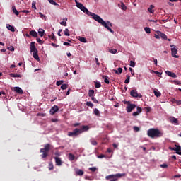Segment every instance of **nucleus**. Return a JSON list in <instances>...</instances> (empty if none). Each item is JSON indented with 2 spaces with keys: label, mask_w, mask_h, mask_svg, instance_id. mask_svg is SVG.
Listing matches in <instances>:
<instances>
[{
  "label": "nucleus",
  "mask_w": 181,
  "mask_h": 181,
  "mask_svg": "<svg viewBox=\"0 0 181 181\" xmlns=\"http://www.w3.org/2000/svg\"><path fill=\"white\" fill-rule=\"evenodd\" d=\"M130 95L133 97V98H142V94L138 93L136 89H132L130 91Z\"/></svg>",
  "instance_id": "0eeeda50"
},
{
  "label": "nucleus",
  "mask_w": 181,
  "mask_h": 181,
  "mask_svg": "<svg viewBox=\"0 0 181 181\" xmlns=\"http://www.w3.org/2000/svg\"><path fill=\"white\" fill-rule=\"evenodd\" d=\"M95 88H100L101 87V83L98 82V81H95Z\"/></svg>",
  "instance_id": "7c9ffc66"
},
{
  "label": "nucleus",
  "mask_w": 181,
  "mask_h": 181,
  "mask_svg": "<svg viewBox=\"0 0 181 181\" xmlns=\"http://www.w3.org/2000/svg\"><path fill=\"white\" fill-rule=\"evenodd\" d=\"M67 87H69V85L64 83L61 86V89L62 90H66L67 88Z\"/></svg>",
  "instance_id": "4c0bfd02"
},
{
  "label": "nucleus",
  "mask_w": 181,
  "mask_h": 181,
  "mask_svg": "<svg viewBox=\"0 0 181 181\" xmlns=\"http://www.w3.org/2000/svg\"><path fill=\"white\" fill-rule=\"evenodd\" d=\"M78 40H79V42H81L82 43H87V39L86 37H79Z\"/></svg>",
  "instance_id": "393cba45"
},
{
  "label": "nucleus",
  "mask_w": 181,
  "mask_h": 181,
  "mask_svg": "<svg viewBox=\"0 0 181 181\" xmlns=\"http://www.w3.org/2000/svg\"><path fill=\"white\" fill-rule=\"evenodd\" d=\"M64 33L65 36H69L70 35V33L69 32V29L68 28H66L64 30Z\"/></svg>",
  "instance_id": "e433bc0d"
},
{
  "label": "nucleus",
  "mask_w": 181,
  "mask_h": 181,
  "mask_svg": "<svg viewBox=\"0 0 181 181\" xmlns=\"http://www.w3.org/2000/svg\"><path fill=\"white\" fill-rule=\"evenodd\" d=\"M50 149H52V145H50V144H47L45 145L43 148L40 150V152L42 153L40 155L42 159H45V158H47V156H49V151Z\"/></svg>",
  "instance_id": "20e7f679"
},
{
  "label": "nucleus",
  "mask_w": 181,
  "mask_h": 181,
  "mask_svg": "<svg viewBox=\"0 0 181 181\" xmlns=\"http://www.w3.org/2000/svg\"><path fill=\"white\" fill-rule=\"evenodd\" d=\"M133 129H134V131H135V132H139V131H140L139 127H136V126H134V127H133Z\"/></svg>",
  "instance_id": "de8ad7c7"
},
{
  "label": "nucleus",
  "mask_w": 181,
  "mask_h": 181,
  "mask_svg": "<svg viewBox=\"0 0 181 181\" xmlns=\"http://www.w3.org/2000/svg\"><path fill=\"white\" fill-rule=\"evenodd\" d=\"M8 50H10L11 52H13L15 50V48L13 47V46H11L8 48Z\"/></svg>",
  "instance_id": "052dcab7"
},
{
  "label": "nucleus",
  "mask_w": 181,
  "mask_h": 181,
  "mask_svg": "<svg viewBox=\"0 0 181 181\" xmlns=\"http://www.w3.org/2000/svg\"><path fill=\"white\" fill-rule=\"evenodd\" d=\"M88 97H90V98L94 97V90H93V89L89 90Z\"/></svg>",
  "instance_id": "bb28decb"
},
{
  "label": "nucleus",
  "mask_w": 181,
  "mask_h": 181,
  "mask_svg": "<svg viewBox=\"0 0 181 181\" xmlns=\"http://www.w3.org/2000/svg\"><path fill=\"white\" fill-rule=\"evenodd\" d=\"M74 158H75L74 155H73L72 153L69 154V160L72 161Z\"/></svg>",
  "instance_id": "c9c22d12"
},
{
  "label": "nucleus",
  "mask_w": 181,
  "mask_h": 181,
  "mask_svg": "<svg viewBox=\"0 0 181 181\" xmlns=\"http://www.w3.org/2000/svg\"><path fill=\"white\" fill-rule=\"evenodd\" d=\"M35 42H32L30 45V52L33 53V57L35 59V60L39 61V55L37 54V48L35 45Z\"/></svg>",
  "instance_id": "39448f33"
},
{
  "label": "nucleus",
  "mask_w": 181,
  "mask_h": 181,
  "mask_svg": "<svg viewBox=\"0 0 181 181\" xmlns=\"http://www.w3.org/2000/svg\"><path fill=\"white\" fill-rule=\"evenodd\" d=\"M122 176H125V173H117V174H112L105 177L106 180L110 181H118V178L122 177Z\"/></svg>",
  "instance_id": "423d86ee"
},
{
  "label": "nucleus",
  "mask_w": 181,
  "mask_h": 181,
  "mask_svg": "<svg viewBox=\"0 0 181 181\" xmlns=\"http://www.w3.org/2000/svg\"><path fill=\"white\" fill-rule=\"evenodd\" d=\"M48 2H49V4H51V5H54V6H58L59 4L56 3V1H54V0H47Z\"/></svg>",
  "instance_id": "c85d7f7f"
},
{
  "label": "nucleus",
  "mask_w": 181,
  "mask_h": 181,
  "mask_svg": "<svg viewBox=\"0 0 181 181\" xmlns=\"http://www.w3.org/2000/svg\"><path fill=\"white\" fill-rule=\"evenodd\" d=\"M144 30H145L146 33H151V28H150L146 27L144 28Z\"/></svg>",
  "instance_id": "49530a36"
},
{
  "label": "nucleus",
  "mask_w": 181,
  "mask_h": 181,
  "mask_svg": "<svg viewBox=\"0 0 181 181\" xmlns=\"http://www.w3.org/2000/svg\"><path fill=\"white\" fill-rule=\"evenodd\" d=\"M32 8H33L34 9H36V3L35 2L32 3Z\"/></svg>",
  "instance_id": "338daca9"
},
{
  "label": "nucleus",
  "mask_w": 181,
  "mask_h": 181,
  "mask_svg": "<svg viewBox=\"0 0 181 181\" xmlns=\"http://www.w3.org/2000/svg\"><path fill=\"white\" fill-rule=\"evenodd\" d=\"M90 98L92 101H93V103H95V104H98V100H97V99L94 98V96H91Z\"/></svg>",
  "instance_id": "79ce46f5"
},
{
  "label": "nucleus",
  "mask_w": 181,
  "mask_h": 181,
  "mask_svg": "<svg viewBox=\"0 0 181 181\" xmlns=\"http://www.w3.org/2000/svg\"><path fill=\"white\" fill-rule=\"evenodd\" d=\"M75 2H76V4H76L77 8H78L79 9H82V8L83 6V4L77 3V0H76Z\"/></svg>",
  "instance_id": "2f4dec72"
},
{
  "label": "nucleus",
  "mask_w": 181,
  "mask_h": 181,
  "mask_svg": "<svg viewBox=\"0 0 181 181\" xmlns=\"http://www.w3.org/2000/svg\"><path fill=\"white\" fill-rule=\"evenodd\" d=\"M135 108H136V105L128 104L126 107V111L127 112H132V110H135Z\"/></svg>",
  "instance_id": "6e6552de"
},
{
  "label": "nucleus",
  "mask_w": 181,
  "mask_h": 181,
  "mask_svg": "<svg viewBox=\"0 0 181 181\" xmlns=\"http://www.w3.org/2000/svg\"><path fill=\"white\" fill-rule=\"evenodd\" d=\"M37 117H46V113H37Z\"/></svg>",
  "instance_id": "3c124183"
},
{
  "label": "nucleus",
  "mask_w": 181,
  "mask_h": 181,
  "mask_svg": "<svg viewBox=\"0 0 181 181\" xmlns=\"http://www.w3.org/2000/svg\"><path fill=\"white\" fill-rule=\"evenodd\" d=\"M95 62L97 66H100V62H98V58H95Z\"/></svg>",
  "instance_id": "0e129e2a"
},
{
  "label": "nucleus",
  "mask_w": 181,
  "mask_h": 181,
  "mask_svg": "<svg viewBox=\"0 0 181 181\" xmlns=\"http://www.w3.org/2000/svg\"><path fill=\"white\" fill-rule=\"evenodd\" d=\"M129 71L131 72L132 76H134L135 71H134L132 68H129Z\"/></svg>",
  "instance_id": "4d7b16f0"
},
{
  "label": "nucleus",
  "mask_w": 181,
  "mask_h": 181,
  "mask_svg": "<svg viewBox=\"0 0 181 181\" xmlns=\"http://www.w3.org/2000/svg\"><path fill=\"white\" fill-rule=\"evenodd\" d=\"M98 158H99V159H103V158H105V156L104 154H100L98 156Z\"/></svg>",
  "instance_id": "e2e57ef3"
},
{
  "label": "nucleus",
  "mask_w": 181,
  "mask_h": 181,
  "mask_svg": "<svg viewBox=\"0 0 181 181\" xmlns=\"http://www.w3.org/2000/svg\"><path fill=\"white\" fill-rule=\"evenodd\" d=\"M40 17L43 19H45V21H46V16L43 15L42 13H39Z\"/></svg>",
  "instance_id": "603ef678"
},
{
  "label": "nucleus",
  "mask_w": 181,
  "mask_h": 181,
  "mask_svg": "<svg viewBox=\"0 0 181 181\" xmlns=\"http://www.w3.org/2000/svg\"><path fill=\"white\" fill-rule=\"evenodd\" d=\"M38 33H39V35H40V36L41 37H43V35H45V30H43V29H40V30H38Z\"/></svg>",
  "instance_id": "cd10ccee"
},
{
  "label": "nucleus",
  "mask_w": 181,
  "mask_h": 181,
  "mask_svg": "<svg viewBox=\"0 0 181 181\" xmlns=\"http://www.w3.org/2000/svg\"><path fill=\"white\" fill-rule=\"evenodd\" d=\"M154 73H155V74H157V76L158 77H160V76H162V73H160V72H159L158 71H155Z\"/></svg>",
  "instance_id": "5fc2aeb1"
},
{
  "label": "nucleus",
  "mask_w": 181,
  "mask_h": 181,
  "mask_svg": "<svg viewBox=\"0 0 181 181\" xmlns=\"http://www.w3.org/2000/svg\"><path fill=\"white\" fill-rule=\"evenodd\" d=\"M10 76H11V77H13V78H21V77H22V75H21V74H10Z\"/></svg>",
  "instance_id": "a878e982"
},
{
  "label": "nucleus",
  "mask_w": 181,
  "mask_h": 181,
  "mask_svg": "<svg viewBox=\"0 0 181 181\" xmlns=\"http://www.w3.org/2000/svg\"><path fill=\"white\" fill-rule=\"evenodd\" d=\"M153 8H155V6L153 5H150L149 8H148V11L150 13H153V12H155V11L153 10Z\"/></svg>",
  "instance_id": "412c9836"
},
{
  "label": "nucleus",
  "mask_w": 181,
  "mask_h": 181,
  "mask_svg": "<svg viewBox=\"0 0 181 181\" xmlns=\"http://www.w3.org/2000/svg\"><path fill=\"white\" fill-rule=\"evenodd\" d=\"M59 111V106L57 105H54L53 107H51L49 110V114L50 115H54L56 112Z\"/></svg>",
  "instance_id": "1a4fd4ad"
},
{
  "label": "nucleus",
  "mask_w": 181,
  "mask_h": 181,
  "mask_svg": "<svg viewBox=\"0 0 181 181\" xmlns=\"http://www.w3.org/2000/svg\"><path fill=\"white\" fill-rule=\"evenodd\" d=\"M49 170H53L54 169V166L53 165V163H49L48 165Z\"/></svg>",
  "instance_id": "473e14b6"
},
{
  "label": "nucleus",
  "mask_w": 181,
  "mask_h": 181,
  "mask_svg": "<svg viewBox=\"0 0 181 181\" xmlns=\"http://www.w3.org/2000/svg\"><path fill=\"white\" fill-rule=\"evenodd\" d=\"M89 170H90L91 172H95V170H97V168L96 167H90V168H89Z\"/></svg>",
  "instance_id": "09e8293b"
},
{
  "label": "nucleus",
  "mask_w": 181,
  "mask_h": 181,
  "mask_svg": "<svg viewBox=\"0 0 181 181\" xmlns=\"http://www.w3.org/2000/svg\"><path fill=\"white\" fill-rule=\"evenodd\" d=\"M64 83V81L60 80V81H57L56 85L57 86H62V85H63Z\"/></svg>",
  "instance_id": "ea45409f"
},
{
  "label": "nucleus",
  "mask_w": 181,
  "mask_h": 181,
  "mask_svg": "<svg viewBox=\"0 0 181 181\" xmlns=\"http://www.w3.org/2000/svg\"><path fill=\"white\" fill-rule=\"evenodd\" d=\"M12 11L14 15H16V16H19V11H18L15 6H12Z\"/></svg>",
  "instance_id": "a211bd4d"
},
{
  "label": "nucleus",
  "mask_w": 181,
  "mask_h": 181,
  "mask_svg": "<svg viewBox=\"0 0 181 181\" xmlns=\"http://www.w3.org/2000/svg\"><path fill=\"white\" fill-rule=\"evenodd\" d=\"M54 159L55 160V163H56L57 166H62L63 163L62 162V158H61L55 156L54 158Z\"/></svg>",
  "instance_id": "9b49d317"
},
{
  "label": "nucleus",
  "mask_w": 181,
  "mask_h": 181,
  "mask_svg": "<svg viewBox=\"0 0 181 181\" xmlns=\"http://www.w3.org/2000/svg\"><path fill=\"white\" fill-rule=\"evenodd\" d=\"M141 112H142V108H141L140 107H137V110L136 112H134L132 113L133 117H136L138 116L139 114H141Z\"/></svg>",
  "instance_id": "4468645a"
},
{
  "label": "nucleus",
  "mask_w": 181,
  "mask_h": 181,
  "mask_svg": "<svg viewBox=\"0 0 181 181\" xmlns=\"http://www.w3.org/2000/svg\"><path fill=\"white\" fill-rule=\"evenodd\" d=\"M76 174L78 176H83V175H84V171H83L82 170H76Z\"/></svg>",
  "instance_id": "aec40b11"
},
{
  "label": "nucleus",
  "mask_w": 181,
  "mask_h": 181,
  "mask_svg": "<svg viewBox=\"0 0 181 181\" xmlns=\"http://www.w3.org/2000/svg\"><path fill=\"white\" fill-rule=\"evenodd\" d=\"M157 33L158 35H160V36L161 37V39H164L165 40H168V36H166L165 33H163L160 31H157Z\"/></svg>",
  "instance_id": "dca6fc26"
},
{
  "label": "nucleus",
  "mask_w": 181,
  "mask_h": 181,
  "mask_svg": "<svg viewBox=\"0 0 181 181\" xmlns=\"http://www.w3.org/2000/svg\"><path fill=\"white\" fill-rule=\"evenodd\" d=\"M147 135L149 138L155 139V138H161V136H163V132L159 130V129L151 128L147 131Z\"/></svg>",
  "instance_id": "f03ea898"
},
{
  "label": "nucleus",
  "mask_w": 181,
  "mask_h": 181,
  "mask_svg": "<svg viewBox=\"0 0 181 181\" xmlns=\"http://www.w3.org/2000/svg\"><path fill=\"white\" fill-rule=\"evenodd\" d=\"M60 25H62V26H67V22L66 21H62L60 23Z\"/></svg>",
  "instance_id": "6e6d98bb"
},
{
  "label": "nucleus",
  "mask_w": 181,
  "mask_h": 181,
  "mask_svg": "<svg viewBox=\"0 0 181 181\" xmlns=\"http://www.w3.org/2000/svg\"><path fill=\"white\" fill-rule=\"evenodd\" d=\"M175 148H174V151H175L177 155H181V146H177V144H175Z\"/></svg>",
  "instance_id": "ddd939ff"
},
{
  "label": "nucleus",
  "mask_w": 181,
  "mask_h": 181,
  "mask_svg": "<svg viewBox=\"0 0 181 181\" xmlns=\"http://www.w3.org/2000/svg\"><path fill=\"white\" fill-rule=\"evenodd\" d=\"M14 91H16L18 94H23V90L19 87H15Z\"/></svg>",
  "instance_id": "f3484780"
},
{
  "label": "nucleus",
  "mask_w": 181,
  "mask_h": 181,
  "mask_svg": "<svg viewBox=\"0 0 181 181\" xmlns=\"http://www.w3.org/2000/svg\"><path fill=\"white\" fill-rule=\"evenodd\" d=\"M81 11L86 13V15L91 16L94 19V21H96V22H98V23H100V25H102V26L107 29L109 32H110L111 33H114V30H112V29L110 28V27L112 26V24L111 23V22L108 21L105 22L104 20H103V18H101V17H100V16L94 13L90 12L88 9H87V8H86L84 6L82 7V9H81Z\"/></svg>",
  "instance_id": "f257e3e1"
},
{
  "label": "nucleus",
  "mask_w": 181,
  "mask_h": 181,
  "mask_svg": "<svg viewBox=\"0 0 181 181\" xmlns=\"http://www.w3.org/2000/svg\"><path fill=\"white\" fill-rule=\"evenodd\" d=\"M86 105L87 107H90V108H93L94 107V104H93V103L91 102H86Z\"/></svg>",
  "instance_id": "f704fd0d"
},
{
  "label": "nucleus",
  "mask_w": 181,
  "mask_h": 181,
  "mask_svg": "<svg viewBox=\"0 0 181 181\" xmlns=\"http://www.w3.org/2000/svg\"><path fill=\"white\" fill-rule=\"evenodd\" d=\"M54 155H55L56 156H57V158H59V156H60V155H62V153H60V152H59V151H56L55 153H54Z\"/></svg>",
  "instance_id": "680f3d73"
},
{
  "label": "nucleus",
  "mask_w": 181,
  "mask_h": 181,
  "mask_svg": "<svg viewBox=\"0 0 181 181\" xmlns=\"http://www.w3.org/2000/svg\"><path fill=\"white\" fill-rule=\"evenodd\" d=\"M37 42L40 43V45H43V42L40 40V38H37Z\"/></svg>",
  "instance_id": "bf43d9fd"
},
{
  "label": "nucleus",
  "mask_w": 181,
  "mask_h": 181,
  "mask_svg": "<svg viewBox=\"0 0 181 181\" xmlns=\"http://www.w3.org/2000/svg\"><path fill=\"white\" fill-rule=\"evenodd\" d=\"M30 35L33 36V37H36L37 36V33H36L35 30H31L30 32Z\"/></svg>",
  "instance_id": "b1692460"
},
{
  "label": "nucleus",
  "mask_w": 181,
  "mask_h": 181,
  "mask_svg": "<svg viewBox=\"0 0 181 181\" xmlns=\"http://www.w3.org/2000/svg\"><path fill=\"white\" fill-rule=\"evenodd\" d=\"M153 93L156 95V97H160L162 95V93L159 92V90H153Z\"/></svg>",
  "instance_id": "c756f323"
},
{
  "label": "nucleus",
  "mask_w": 181,
  "mask_h": 181,
  "mask_svg": "<svg viewBox=\"0 0 181 181\" xmlns=\"http://www.w3.org/2000/svg\"><path fill=\"white\" fill-rule=\"evenodd\" d=\"M94 114H95V115H97V117H100V110H98V109H97V108H95Z\"/></svg>",
  "instance_id": "72a5a7b5"
},
{
  "label": "nucleus",
  "mask_w": 181,
  "mask_h": 181,
  "mask_svg": "<svg viewBox=\"0 0 181 181\" xmlns=\"http://www.w3.org/2000/svg\"><path fill=\"white\" fill-rule=\"evenodd\" d=\"M110 53H112V54H115L117 53V49H112L109 50Z\"/></svg>",
  "instance_id": "a18cd8bd"
},
{
  "label": "nucleus",
  "mask_w": 181,
  "mask_h": 181,
  "mask_svg": "<svg viewBox=\"0 0 181 181\" xmlns=\"http://www.w3.org/2000/svg\"><path fill=\"white\" fill-rule=\"evenodd\" d=\"M89 129L88 126H82L80 129H74L73 132H68V136H78L80 134H83V132L88 131Z\"/></svg>",
  "instance_id": "7ed1b4c3"
},
{
  "label": "nucleus",
  "mask_w": 181,
  "mask_h": 181,
  "mask_svg": "<svg viewBox=\"0 0 181 181\" xmlns=\"http://www.w3.org/2000/svg\"><path fill=\"white\" fill-rule=\"evenodd\" d=\"M173 83H174L175 84H176L177 86H180V84H181L180 81H177V80H175V81H173Z\"/></svg>",
  "instance_id": "864d4df0"
},
{
  "label": "nucleus",
  "mask_w": 181,
  "mask_h": 181,
  "mask_svg": "<svg viewBox=\"0 0 181 181\" xmlns=\"http://www.w3.org/2000/svg\"><path fill=\"white\" fill-rule=\"evenodd\" d=\"M120 8H121V9H122V11H127V6H125V4H124V3L121 4Z\"/></svg>",
  "instance_id": "58836bf2"
},
{
  "label": "nucleus",
  "mask_w": 181,
  "mask_h": 181,
  "mask_svg": "<svg viewBox=\"0 0 181 181\" xmlns=\"http://www.w3.org/2000/svg\"><path fill=\"white\" fill-rule=\"evenodd\" d=\"M126 77H127V78H126V80L124 81V83H125V84H129V80H130V77H129V76H128V75H127Z\"/></svg>",
  "instance_id": "a19ab883"
},
{
  "label": "nucleus",
  "mask_w": 181,
  "mask_h": 181,
  "mask_svg": "<svg viewBox=\"0 0 181 181\" xmlns=\"http://www.w3.org/2000/svg\"><path fill=\"white\" fill-rule=\"evenodd\" d=\"M130 66L131 67H135V62L130 61Z\"/></svg>",
  "instance_id": "13d9d810"
},
{
  "label": "nucleus",
  "mask_w": 181,
  "mask_h": 181,
  "mask_svg": "<svg viewBox=\"0 0 181 181\" xmlns=\"http://www.w3.org/2000/svg\"><path fill=\"white\" fill-rule=\"evenodd\" d=\"M165 74H167V76H169V77H172L173 78H176L177 77V75H176V74L170 72V71H166Z\"/></svg>",
  "instance_id": "f8f14e48"
},
{
  "label": "nucleus",
  "mask_w": 181,
  "mask_h": 181,
  "mask_svg": "<svg viewBox=\"0 0 181 181\" xmlns=\"http://www.w3.org/2000/svg\"><path fill=\"white\" fill-rule=\"evenodd\" d=\"M90 144H91L92 145L95 146V145H97V141H95V140L93 139H90Z\"/></svg>",
  "instance_id": "37998d69"
},
{
  "label": "nucleus",
  "mask_w": 181,
  "mask_h": 181,
  "mask_svg": "<svg viewBox=\"0 0 181 181\" xmlns=\"http://www.w3.org/2000/svg\"><path fill=\"white\" fill-rule=\"evenodd\" d=\"M113 71L116 74H121V73H122V68H118V69H114Z\"/></svg>",
  "instance_id": "5701e85b"
},
{
  "label": "nucleus",
  "mask_w": 181,
  "mask_h": 181,
  "mask_svg": "<svg viewBox=\"0 0 181 181\" xmlns=\"http://www.w3.org/2000/svg\"><path fill=\"white\" fill-rule=\"evenodd\" d=\"M71 45L69 42H64V46H71Z\"/></svg>",
  "instance_id": "774afa93"
},
{
  "label": "nucleus",
  "mask_w": 181,
  "mask_h": 181,
  "mask_svg": "<svg viewBox=\"0 0 181 181\" xmlns=\"http://www.w3.org/2000/svg\"><path fill=\"white\" fill-rule=\"evenodd\" d=\"M20 12H21L22 13H30V11L29 10H22Z\"/></svg>",
  "instance_id": "8fccbe9b"
},
{
  "label": "nucleus",
  "mask_w": 181,
  "mask_h": 181,
  "mask_svg": "<svg viewBox=\"0 0 181 181\" xmlns=\"http://www.w3.org/2000/svg\"><path fill=\"white\" fill-rule=\"evenodd\" d=\"M177 54V49L176 47L171 48V54L173 57L175 59H179V56L176 55Z\"/></svg>",
  "instance_id": "9d476101"
},
{
  "label": "nucleus",
  "mask_w": 181,
  "mask_h": 181,
  "mask_svg": "<svg viewBox=\"0 0 181 181\" xmlns=\"http://www.w3.org/2000/svg\"><path fill=\"white\" fill-rule=\"evenodd\" d=\"M160 168H163L164 169L168 168V164H162L160 165Z\"/></svg>",
  "instance_id": "69168bd1"
},
{
  "label": "nucleus",
  "mask_w": 181,
  "mask_h": 181,
  "mask_svg": "<svg viewBox=\"0 0 181 181\" xmlns=\"http://www.w3.org/2000/svg\"><path fill=\"white\" fill-rule=\"evenodd\" d=\"M6 28L8 30H11V32H15V27L11 25L10 24H7Z\"/></svg>",
  "instance_id": "6ab92c4d"
},
{
  "label": "nucleus",
  "mask_w": 181,
  "mask_h": 181,
  "mask_svg": "<svg viewBox=\"0 0 181 181\" xmlns=\"http://www.w3.org/2000/svg\"><path fill=\"white\" fill-rule=\"evenodd\" d=\"M102 78H103V80L106 83V84H110V80H108V76L103 75L102 76Z\"/></svg>",
  "instance_id": "4be33fe9"
},
{
  "label": "nucleus",
  "mask_w": 181,
  "mask_h": 181,
  "mask_svg": "<svg viewBox=\"0 0 181 181\" xmlns=\"http://www.w3.org/2000/svg\"><path fill=\"white\" fill-rule=\"evenodd\" d=\"M49 37H50V39H52V40H56V36H54V33H52L51 36L49 35Z\"/></svg>",
  "instance_id": "c03bdc74"
},
{
  "label": "nucleus",
  "mask_w": 181,
  "mask_h": 181,
  "mask_svg": "<svg viewBox=\"0 0 181 181\" xmlns=\"http://www.w3.org/2000/svg\"><path fill=\"white\" fill-rule=\"evenodd\" d=\"M170 121L171 124H175V125H179V120L176 119L175 117H170Z\"/></svg>",
  "instance_id": "2eb2a0df"
}]
</instances>
